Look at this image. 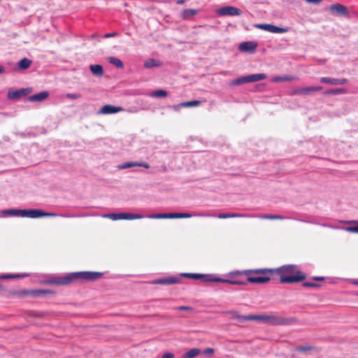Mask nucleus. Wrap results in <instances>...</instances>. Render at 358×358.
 <instances>
[{"label":"nucleus","mask_w":358,"mask_h":358,"mask_svg":"<svg viewBox=\"0 0 358 358\" xmlns=\"http://www.w3.org/2000/svg\"><path fill=\"white\" fill-rule=\"evenodd\" d=\"M273 274L280 278V282L283 284H293L303 281L306 275L300 271L299 266L295 264H285L277 268L273 269Z\"/></svg>","instance_id":"1"},{"label":"nucleus","mask_w":358,"mask_h":358,"mask_svg":"<svg viewBox=\"0 0 358 358\" xmlns=\"http://www.w3.org/2000/svg\"><path fill=\"white\" fill-rule=\"evenodd\" d=\"M102 273L91 271H81L69 273L65 276L54 277L47 280L48 284L68 285L76 280L93 281L99 278Z\"/></svg>","instance_id":"2"},{"label":"nucleus","mask_w":358,"mask_h":358,"mask_svg":"<svg viewBox=\"0 0 358 358\" xmlns=\"http://www.w3.org/2000/svg\"><path fill=\"white\" fill-rule=\"evenodd\" d=\"M231 274L234 275H245L247 276V282L255 284H264L271 280V276L273 275V271L270 268H257L242 271H238Z\"/></svg>","instance_id":"3"},{"label":"nucleus","mask_w":358,"mask_h":358,"mask_svg":"<svg viewBox=\"0 0 358 358\" xmlns=\"http://www.w3.org/2000/svg\"><path fill=\"white\" fill-rule=\"evenodd\" d=\"M252 320L262 321L269 325H287L290 323L289 319L275 314L252 315Z\"/></svg>","instance_id":"4"},{"label":"nucleus","mask_w":358,"mask_h":358,"mask_svg":"<svg viewBox=\"0 0 358 358\" xmlns=\"http://www.w3.org/2000/svg\"><path fill=\"white\" fill-rule=\"evenodd\" d=\"M192 215L189 213H159L150 214L147 216L149 219H173V218H189Z\"/></svg>","instance_id":"5"},{"label":"nucleus","mask_w":358,"mask_h":358,"mask_svg":"<svg viewBox=\"0 0 358 358\" xmlns=\"http://www.w3.org/2000/svg\"><path fill=\"white\" fill-rule=\"evenodd\" d=\"M216 13L220 16H236L242 14V10L234 6H224L216 10Z\"/></svg>","instance_id":"6"},{"label":"nucleus","mask_w":358,"mask_h":358,"mask_svg":"<svg viewBox=\"0 0 358 358\" xmlns=\"http://www.w3.org/2000/svg\"><path fill=\"white\" fill-rule=\"evenodd\" d=\"M328 10L333 14L336 15L348 16L349 15L348 9L346 6L341 3H335L329 6Z\"/></svg>","instance_id":"7"},{"label":"nucleus","mask_w":358,"mask_h":358,"mask_svg":"<svg viewBox=\"0 0 358 358\" xmlns=\"http://www.w3.org/2000/svg\"><path fill=\"white\" fill-rule=\"evenodd\" d=\"M57 214L52 213H45L40 209L27 210V217L38 218L42 217H56Z\"/></svg>","instance_id":"8"},{"label":"nucleus","mask_w":358,"mask_h":358,"mask_svg":"<svg viewBox=\"0 0 358 358\" xmlns=\"http://www.w3.org/2000/svg\"><path fill=\"white\" fill-rule=\"evenodd\" d=\"M255 27L271 33H284L287 31L285 28L279 27L271 24H255Z\"/></svg>","instance_id":"9"},{"label":"nucleus","mask_w":358,"mask_h":358,"mask_svg":"<svg viewBox=\"0 0 358 358\" xmlns=\"http://www.w3.org/2000/svg\"><path fill=\"white\" fill-rule=\"evenodd\" d=\"M31 92V89L29 88H23L19 90L15 91H10L8 93V96L10 99H17L22 96H25L28 94H29Z\"/></svg>","instance_id":"10"},{"label":"nucleus","mask_w":358,"mask_h":358,"mask_svg":"<svg viewBox=\"0 0 358 358\" xmlns=\"http://www.w3.org/2000/svg\"><path fill=\"white\" fill-rule=\"evenodd\" d=\"M192 279L201 280L204 282H215V275L213 274L192 273Z\"/></svg>","instance_id":"11"},{"label":"nucleus","mask_w":358,"mask_h":358,"mask_svg":"<svg viewBox=\"0 0 358 358\" xmlns=\"http://www.w3.org/2000/svg\"><path fill=\"white\" fill-rule=\"evenodd\" d=\"M122 107L113 106L111 105L103 106L99 111V114H111L122 111Z\"/></svg>","instance_id":"12"},{"label":"nucleus","mask_w":358,"mask_h":358,"mask_svg":"<svg viewBox=\"0 0 358 358\" xmlns=\"http://www.w3.org/2000/svg\"><path fill=\"white\" fill-rule=\"evenodd\" d=\"M180 281V279L176 277H169V278H161L158 280H155L152 281V284L155 285H173L178 283Z\"/></svg>","instance_id":"13"},{"label":"nucleus","mask_w":358,"mask_h":358,"mask_svg":"<svg viewBox=\"0 0 358 358\" xmlns=\"http://www.w3.org/2000/svg\"><path fill=\"white\" fill-rule=\"evenodd\" d=\"M231 315V318L238 320L239 322L243 323L246 321L252 320V315H240L237 311H229L228 312Z\"/></svg>","instance_id":"14"},{"label":"nucleus","mask_w":358,"mask_h":358,"mask_svg":"<svg viewBox=\"0 0 358 358\" xmlns=\"http://www.w3.org/2000/svg\"><path fill=\"white\" fill-rule=\"evenodd\" d=\"M257 44L252 41L243 42L240 44L239 50L243 52H252L257 48Z\"/></svg>","instance_id":"15"},{"label":"nucleus","mask_w":358,"mask_h":358,"mask_svg":"<svg viewBox=\"0 0 358 358\" xmlns=\"http://www.w3.org/2000/svg\"><path fill=\"white\" fill-rule=\"evenodd\" d=\"M198 10L196 9H185L183 10L180 13V17L182 20H190L193 16L198 14Z\"/></svg>","instance_id":"16"},{"label":"nucleus","mask_w":358,"mask_h":358,"mask_svg":"<svg viewBox=\"0 0 358 358\" xmlns=\"http://www.w3.org/2000/svg\"><path fill=\"white\" fill-rule=\"evenodd\" d=\"M134 166H143L145 169L150 168V165L147 162H126L120 166V169H128Z\"/></svg>","instance_id":"17"},{"label":"nucleus","mask_w":358,"mask_h":358,"mask_svg":"<svg viewBox=\"0 0 358 358\" xmlns=\"http://www.w3.org/2000/svg\"><path fill=\"white\" fill-rule=\"evenodd\" d=\"M49 96V92L46 91L41 92L38 94L31 95L29 97V101L35 102V101H42L45 100Z\"/></svg>","instance_id":"18"},{"label":"nucleus","mask_w":358,"mask_h":358,"mask_svg":"<svg viewBox=\"0 0 358 358\" xmlns=\"http://www.w3.org/2000/svg\"><path fill=\"white\" fill-rule=\"evenodd\" d=\"M321 82L324 83H329L331 85H343L348 82L346 78L343 79H336L324 77L321 78Z\"/></svg>","instance_id":"19"},{"label":"nucleus","mask_w":358,"mask_h":358,"mask_svg":"<svg viewBox=\"0 0 358 358\" xmlns=\"http://www.w3.org/2000/svg\"><path fill=\"white\" fill-rule=\"evenodd\" d=\"M24 293L25 294H31L33 296H39L42 294H52L53 292L50 289H32L24 291Z\"/></svg>","instance_id":"20"},{"label":"nucleus","mask_w":358,"mask_h":358,"mask_svg":"<svg viewBox=\"0 0 358 358\" xmlns=\"http://www.w3.org/2000/svg\"><path fill=\"white\" fill-rule=\"evenodd\" d=\"M215 282L228 283V284H230V285H247V282H245V281L223 279V278H218V277H216V276H215Z\"/></svg>","instance_id":"21"},{"label":"nucleus","mask_w":358,"mask_h":358,"mask_svg":"<svg viewBox=\"0 0 358 358\" xmlns=\"http://www.w3.org/2000/svg\"><path fill=\"white\" fill-rule=\"evenodd\" d=\"M213 217H216L219 219H227V218H234V217H248L245 215L238 214V213H220L217 215H213Z\"/></svg>","instance_id":"22"},{"label":"nucleus","mask_w":358,"mask_h":358,"mask_svg":"<svg viewBox=\"0 0 358 358\" xmlns=\"http://www.w3.org/2000/svg\"><path fill=\"white\" fill-rule=\"evenodd\" d=\"M90 69L92 73L97 76H101L103 74V69L101 65L94 64L90 65Z\"/></svg>","instance_id":"23"},{"label":"nucleus","mask_w":358,"mask_h":358,"mask_svg":"<svg viewBox=\"0 0 358 358\" xmlns=\"http://www.w3.org/2000/svg\"><path fill=\"white\" fill-rule=\"evenodd\" d=\"M122 220H138L143 218L141 214H134L129 213H122Z\"/></svg>","instance_id":"24"},{"label":"nucleus","mask_w":358,"mask_h":358,"mask_svg":"<svg viewBox=\"0 0 358 358\" xmlns=\"http://www.w3.org/2000/svg\"><path fill=\"white\" fill-rule=\"evenodd\" d=\"M162 65V62L159 60H156L155 59H148L144 63V66L147 69L160 66Z\"/></svg>","instance_id":"25"},{"label":"nucleus","mask_w":358,"mask_h":358,"mask_svg":"<svg viewBox=\"0 0 358 358\" xmlns=\"http://www.w3.org/2000/svg\"><path fill=\"white\" fill-rule=\"evenodd\" d=\"M201 353L199 348H192L182 355V358H194Z\"/></svg>","instance_id":"26"},{"label":"nucleus","mask_w":358,"mask_h":358,"mask_svg":"<svg viewBox=\"0 0 358 358\" xmlns=\"http://www.w3.org/2000/svg\"><path fill=\"white\" fill-rule=\"evenodd\" d=\"M200 104H201L200 101L194 100V101L181 103L178 104V106H175L174 108H177L178 107H193V106H198Z\"/></svg>","instance_id":"27"},{"label":"nucleus","mask_w":358,"mask_h":358,"mask_svg":"<svg viewBox=\"0 0 358 358\" xmlns=\"http://www.w3.org/2000/svg\"><path fill=\"white\" fill-rule=\"evenodd\" d=\"M29 275L27 273L23 274H2L0 275V279L8 280V279H14V278H20L27 277Z\"/></svg>","instance_id":"28"},{"label":"nucleus","mask_w":358,"mask_h":358,"mask_svg":"<svg viewBox=\"0 0 358 358\" xmlns=\"http://www.w3.org/2000/svg\"><path fill=\"white\" fill-rule=\"evenodd\" d=\"M31 64V61L28 58L22 59L17 64L18 67L21 69H27Z\"/></svg>","instance_id":"29"},{"label":"nucleus","mask_w":358,"mask_h":358,"mask_svg":"<svg viewBox=\"0 0 358 358\" xmlns=\"http://www.w3.org/2000/svg\"><path fill=\"white\" fill-rule=\"evenodd\" d=\"M107 60L110 64L115 65L117 68H120V69H123L124 68V64H123L122 62L120 59H117V58L110 57L107 58Z\"/></svg>","instance_id":"30"},{"label":"nucleus","mask_w":358,"mask_h":358,"mask_svg":"<svg viewBox=\"0 0 358 358\" xmlns=\"http://www.w3.org/2000/svg\"><path fill=\"white\" fill-rule=\"evenodd\" d=\"M250 83L262 80L266 78V75L264 73H257L249 75Z\"/></svg>","instance_id":"31"},{"label":"nucleus","mask_w":358,"mask_h":358,"mask_svg":"<svg viewBox=\"0 0 358 358\" xmlns=\"http://www.w3.org/2000/svg\"><path fill=\"white\" fill-rule=\"evenodd\" d=\"M248 83H250L249 75L236 79L235 80H234L233 85H243V84Z\"/></svg>","instance_id":"32"},{"label":"nucleus","mask_w":358,"mask_h":358,"mask_svg":"<svg viewBox=\"0 0 358 358\" xmlns=\"http://www.w3.org/2000/svg\"><path fill=\"white\" fill-rule=\"evenodd\" d=\"M259 217L263 220H284V217H282L281 215H263L259 216Z\"/></svg>","instance_id":"33"},{"label":"nucleus","mask_w":358,"mask_h":358,"mask_svg":"<svg viewBox=\"0 0 358 358\" xmlns=\"http://www.w3.org/2000/svg\"><path fill=\"white\" fill-rule=\"evenodd\" d=\"M151 96L153 97H166L167 96V92L164 90H158L153 92Z\"/></svg>","instance_id":"34"},{"label":"nucleus","mask_w":358,"mask_h":358,"mask_svg":"<svg viewBox=\"0 0 358 358\" xmlns=\"http://www.w3.org/2000/svg\"><path fill=\"white\" fill-rule=\"evenodd\" d=\"M103 217L110 218L113 220H122V213H110L103 215Z\"/></svg>","instance_id":"35"},{"label":"nucleus","mask_w":358,"mask_h":358,"mask_svg":"<svg viewBox=\"0 0 358 358\" xmlns=\"http://www.w3.org/2000/svg\"><path fill=\"white\" fill-rule=\"evenodd\" d=\"M19 210H15V209L6 210L3 211V213L5 215L18 216Z\"/></svg>","instance_id":"36"},{"label":"nucleus","mask_w":358,"mask_h":358,"mask_svg":"<svg viewBox=\"0 0 358 358\" xmlns=\"http://www.w3.org/2000/svg\"><path fill=\"white\" fill-rule=\"evenodd\" d=\"M292 80L291 76H282V77H275L272 79L274 82H282V81H288Z\"/></svg>","instance_id":"37"},{"label":"nucleus","mask_w":358,"mask_h":358,"mask_svg":"<svg viewBox=\"0 0 358 358\" xmlns=\"http://www.w3.org/2000/svg\"><path fill=\"white\" fill-rule=\"evenodd\" d=\"M347 92V90L345 89H336V90H331L328 92L329 94H345Z\"/></svg>","instance_id":"38"},{"label":"nucleus","mask_w":358,"mask_h":358,"mask_svg":"<svg viewBox=\"0 0 358 358\" xmlns=\"http://www.w3.org/2000/svg\"><path fill=\"white\" fill-rule=\"evenodd\" d=\"M203 352L207 356H212L215 353V350L212 348H208L205 349Z\"/></svg>","instance_id":"39"},{"label":"nucleus","mask_w":358,"mask_h":358,"mask_svg":"<svg viewBox=\"0 0 358 358\" xmlns=\"http://www.w3.org/2000/svg\"><path fill=\"white\" fill-rule=\"evenodd\" d=\"M345 230L348 232L358 234V226L348 227L345 228Z\"/></svg>","instance_id":"40"},{"label":"nucleus","mask_w":358,"mask_h":358,"mask_svg":"<svg viewBox=\"0 0 358 358\" xmlns=\"http://www.w3.org/2000/svg\"><path fill=\"white\" fill-rule=\"evenodd\" d=\"M66 96L69 99H79L81 97V96L80 94H72V93H69L66 94Z\"/></svg>","instance_id":"41"},{"label":"nucleus","mask_w":358,"mask_h":358,"mask_svg":"<svg viewBox=\"0 0 358 358\" xmlns=\"http://www.w3.org/2000/svg\"><path fill=\"white\" fill-rule=\"evenodd\" d=\"M310 90V89H300V90H295L293 92V94H305L308 92H309Z\"/></svg>","instance_id":"42"},{"label":"nucleus","mask_w":358,"mask_h":358,"mask_svg":"<svg viewBox=\"0 0 358 358\" xmlns=\"http://www.w3.org/2000/svg\"><path fill=\"white\" fill-rule=\"evenodd\" d=\"M18 216L23 217H27V210H26V209L20 210Z\"/></svg>","instance_id":"43"},{"label":"nucleus","mask_w":358,"mask_h":358,"mask_svg":"<svg viewBox=\"0 0 358 358\" xmlns=\"http://www.w3.org/2000/svg\"><path fill=\"white\" fill-rule=\"evenodd\" d=\"M175 355L172 352H166L164 353L162 358H174Z\"/></svg>","instance_id":"44"},{"label":"nucleus","mask_w":358,"mask_h":358,"mask_svg":"<svg viewBox=\"0 0 358 358\" xmlns=\"http://www.w3.org/2000/svg\"><path fill=\"white\" fill-rule=\"evenodd\" d=\"M176 309L179 310H192V308L189 306H179L177 307Z\"/></svg>","instance_id":"45"},{"label":"nucleus","mask_w":358,"mask_h":358,"mask_svg":"<svg viewBox=\"0 0 358 358\" xmlns=\"http://www.w3.org/2000/svg\"><path fill=\"white\" fill-rule=\"evenodd\" d=\"M310 350H311V347H299L297 348V350L299 352H305V351Z\"/></svg>","instance_id":"46"},{"label":"nucleus","mask_w":358,"mask_h":358,"mask_svg":"<svg viewBox=\"0 0 358 358\" xmlns=\"http://www.w3.org/2000/svg\"><path fill=\"white\" fill-rule=\"evenodd\" d=\"M117 36V32L107 33L104 35V38H109Z\"/></svg>","instance_id":"47"},{"label":"nucleus","mask_w":358,"mask_h":358,"mask_svg":"<svg viewBox=\"0 0 358 358\" xmlns=\"http://www.w3.org/2000/svg\"><path fill=\"white\" fill-rule=\"evenodd\" d=\"M181 275L183 277H185V278H192V273H182Z\"/></svg>","instance_id":"48"},{"label":"nucleus","mask_w":358,"mask_h":358,"mask_svg":"<svg viewBox=\"0 0 358 358\" xmlns=\"http://www.w3.org/2000/svg\"><path fill=\"white\" fill-rule=\"evenodd\" d=\"M303 286L313 287V282H305V283H303Z\"/></svg>","instance_id":"49"},{"label":"nucleus","mask_w":358,"mask_h":358,"mask_svg":"<svg viewBox=\"0 0 358 358\" xmlns=\"http://www.w3.org/2000/svg\"><path fill=\"white\" fill-rule=\"evenodd\" d=\"M324 280V277H315V281H321V280Z\"/></svg>","instance_id":"50"},{"label":"nucleus","mask_w":358,"mask_h":358,"mask_svg":"<svg viewBox=\"0 0 358 358\" xmlns=\"http://www.w3.org/2000/svg\"><path fill=\"white\" fill-rule=\"evenodd\" d=\"M5 71V68L2 66H0V73H2Z\"/></svg>","instance_id":"51"},{"label":"nucleus","mask_w":358,"mask_h":358,"mask_svg":"<svg viewBox=\"0 0 358 358\" xmlns=\"http://www.w3.org/2000/svg\"><path fill=\"white\" fill-rule=\"evenodd\" d=\"M185 3V0H178L177 1V4H183Z\"/></svg>","instance_id":"52"},{"label":"nucleus","mask_w":358,"mask_h":358,"mask_svg":"<svg viewBox=\"0 0 358 358\" xmlns=\"http://www.w3.org/2000/svg\"><path fill=\"white\" fill-rule=\"evenodd\" d=\"M315 1V4H318L319 3H320L322 1V0H314Z\"/></svg>","instance_id":"53"},{"label":"nucleus","mask_w":358,"mask_h":358,"mask_svg":"<svg viewBox=\"0 0 358 358\" xmlns=\"http://www.w3.org/2000/svg\"><path fill=\"white\" fill-rule=\"evenodd\" d=\"M34 316H36V317H42V314L41 313H37V314H35Z\"/></svg>","instance_id":"54"},{"label":"nucleus","mask_w":358,"mask_h":358,"mask_svg":"<svg viewBox=\"0 0 358 358\" xmlns=\"http://www.w3.org/2000/svg\"><path fill=\"white\" fill-rule=\"evenodd\" d=\"M305 1L308 2V3H313V0H305Z\"/></svg>","instance_id":"55"},{"label":"nucleus","mask_w":358,"mask_h":358,"mask_svg":"<svg viewBox=\"0 0 358 358\" xmlns=\"http://www.w3.org/2000/svg\"><path fill=\"white\" fill-rule=\"evenodd\" d=\"M315 287H318L319 285L316 283L314 284Z\"/></svg>","instance_id":"56"},{"label":"nucleus","mask_w":358,"mask_h":358,"mask_svg":"<svg viewBox=\"0 0 358 358\" xmlns=\"http://www.w3.org/2000/svg\"><path fill=\"white\" fill-rule=\"evenodd\" d=\"M354 283H355V285H358V281H355V282H354Z\"/></svg>","instance_id":"57"},{"label":"nucleus","mask_w":358,"mask_h":358,"mask_svg":"<svg viewBox=\"0 0 358 358\" xmlns=\"http://www.w3.org/2000/svg\"><path fill=\"white\" fill-rule=\"evenodd\" d=\"M357 295H358V293H357Z\"/></svg>","instance_id":"58"}]
</instances>
